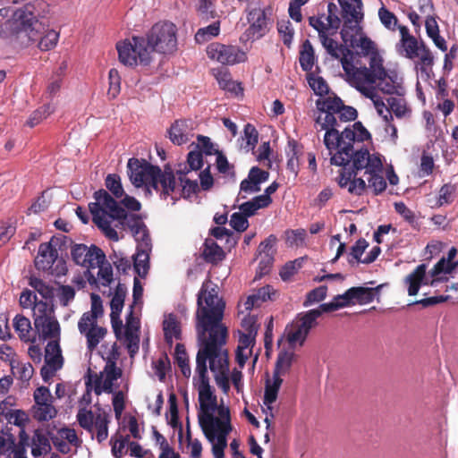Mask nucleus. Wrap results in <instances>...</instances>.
<instances>
[{"instance_id": "6e6552de", "label": "nucleus", "mask_w": 458, "mask_h": 458, "mask_svg": "<svg viewBox=\"0 0 458 458\" xmlns=\"http://www.w3.org/2000/svg\"><path fill=\"white\" fill-rule=\"evenodd\" d=\"M116 49L119 61L125 66H147L152 61L150 47L143 36H133L120 41L116 44Z\"/></svg>"}, {"instance_id": "20e7f679", "label": "nucleus", "mask_w": 458, "mask_h": 458, "mask_svg": "<svg viewBox=\"0 0 458 458\" xmlns=\"http://www.w3.org/2000/svg\"><path fill=\"white\" fill-rule=\"evenodd\" d=\"M353 59L346 61L344 58L343 69L346 81L362 95L373 98L375 97L374 85L377 84L380 91L388 95L403 96V88L402 80L394 71H386L383 65V59L377 53L369 58V67L357 66Z\"/></svg>"}, {"instance_id": "680f3d73", "label": "nucleus", "mask_w": 458, "mask_h": 458, "mask_svg": "<svg viewBox=\"0 0 458 458\" xmlns=\"http://www.w3.org/2000/svg\"><path fill=\"white\" fill-rule=\"evenodd\" d=\"M348 306V302L345 300L338 299L336 297L331 302L322 303L318 308L310 310L309 311L318 312V318L325 312H331L340 308Z\"/></svg>"}, {"instance_id": "09e8293b", "label": "nucleus", "mask_w": 458, "mask_h": 458, "mask_svg": "<svg viewBox=\"0 0 458 458\" xmlns=\"http://www.w3.org/2000/svg\"><path fill=\"white\" fill-rule=\"evenodd\" d=\"M277 31L284 44L290 48L293 43L294 30L289 20H283L277 22Z\"/></svg>"}, {"instance_id": "2eb2a0df", "label": "nucleus", "mask_w": 458, "mask_h": 458, "mask_svg": "<svg viewBox=\"0 0 458 458\" xmlns=\"http://www.w3.org/2000/svg\"><path fill=\"white\" fill-rule=\"evenodd\" d=\"M324 14L321 16H311L309 18V24L318 33L319 40L326 49L327 53L334 59H338L343 65L344 58L348 61L353 59L355 54L345 45L338 44L337 41L329 38V30L323 21Z\"/></svg>"}, {"instance_id": "ddd939ff", "label": "nucleus", "mask_w": 458, "mask_h": 458, "mask_svg": "<svg viewBox=\"0 0 458 458\" xmlns=\"http://www.w3.org/2000/svg\"><path fill=\"white\" fill-rule=\"evenodd\" d=\"M318 312L306 311L299 313L295 318L286 326L284 336L290 347L302 346L310 330L318 325Z\"/></svg>"}, {"instance_id": "5701e85b", "label": "nucleus", "mask_w": 458, "mask_h": 458, "mask_svg": "<svg viewBox=\"0 0 458 458\" xmlns=\"http://www.w3.org/2000/svg\"><path fill=\"white\" fill-rule=\"evenodd\" d=\"M167 135L174 145L181 146L192 138V126L187 120H176L167 130Z\"/></svg>"}, {"instance_id": "f03ea898", "label": "nucleus", "mask_w": 458, "mask_h": 458, "mask_svg": "<svg viewBox=\"0 0 458 458\" xmlns=\"http://www.w3.org/2000/svg\"><path fill=\"white\" fill-rule=\"evenodd\" d=\"M318 115L315 120L317 131H325L323 143L329 154L332 155V165L344 166L352 164L356 154L360 151H369L364 147L355 148V143H360L370 138L368 130L360 122L354 123L340 133L342 123L354 121L357 110L345 106L337 96H328L316 101Z\"/></svg>"}, {"instance_id": "dca6fc26", "label": "nucleus", "mask_w": 458, "mask_h": 458, "mask_svg": "<svg viewBox=\"0 0 458 458\" xmlns=\"http://www.w3.org/2000/svg\"><path fill=\"white\" fill-rule=\"evenodd\" d=\"M71 256L76 265L87 268L88 274L90 276L93 282H96L89 269L100 267L101 264L105 263V252L94 244L87 246L86 244L77 243L72 246Z\"/></svg>"}, {"instance_id": "49530a36", "label": "nucleus", "mask_w": 458, "mask_h": 458, "mask_svg": "<svg viewBox=\"0 0 458 458\" xmlns=\"http://www.w3.org/2000/svg\"><path fill=\"white\" fill-rule=\"evenodd\" d=\"M55 106L51 104H47L35 110L29 117L27 125L35 127L43 120L47 119L51 114L55 112Z\"/></svg>"}, {"instance_id": "5fc2aeb1", "label": "nucleus", "mask_w": 458, "mask_h": 458, "mask_svg": "<svg viewBox=\"0 0 458 458\" xmlns=\"http://www.w3.org/2000/svg\"><path fill=\"white\" fill-rule=\"evenodd\" d=\"M95 419L96 414L87 409H80L77 413V420L79 425L91 433L92 437H94L93 424L95 422Z\"/></svg>"}, {"instance_id": "a18cd8bd", "label": "nucleus", "mask_w": 458, "mask_h": 458, "mask_svg": "<svg viewBox=\"0 0 458 458\" xmlns=\"http://www.w3.org/2000/svg\"><path fill=\"white\" fill-rule=\"evenodd\" d=\"M242 140L244 143L242 144V148H244L247 152L255 148L259 140V132L255 126L251 123L245 124L243 129Z\"/></svg>"}, {"instance_id": "1a4fd4ad", "label": "nucleus", "mask_w": 458, "mask_h": 458, "mask_svg": "<svg viewBox=\"0 0 458 458\" xmlns=\"http://www.w3.org/2000/svg\"><path fill=\"white\" fill-rule=\"evenodd\" d=\"M151 55H171L177 49V29L172 22H157L144 36Z\"/></svg>"}, {"instance_id": "e2e57ef3", "label": "nucleus", "mask_w": 458, "mask_h": 458, "mask_svg": "<svg viewBox=\"0 0 458 458\" xmlns=\"http://www.w3.org/2000/svg\"><path fill=\"white\" fill-rule=\"evenodd\" d=\"M203 165V156L201 151H191L187 157V165L182 171H195L199 170Z\"/></svg>"}, {"instance_id": "f8f14e48", "label": "nucleus", "mask_w": 458, "mask_h": 458, "mask_svg": "<svg viewBox=\"0 0 458 458\" xmlns=\"http://www.w3.org/2000/svg\"><path fill=\"white\" fill-rule=\"evenodd\" d=\"M341 6L344 21L341 30V38L344 42H353V36L361 30L360 23L363 20L361 0H338Z\"/></svg>"}, {"instance_id": "393cba45", "label": "nucleus", "mask_w": 458, "mask_h": 458, "mask_svg": "<svg viewBox=\"0 0 458 458\" xmlns=\"http://www.w3.org/2000/svg\"><path fill=\"white\" fill-rule=\"evenodd\" d=\"M282 384V376L276 373H273L272 378H268L266 381L263 403L270 412L272 411V403L276 401L278 391Z\"/></svg>"}, {"instance_id": "864d4df0", "label": "nucleus", "mask_w": 458, "mask_h": 458, "mask_svg": "<svg viewBox=\"0 0 458 458\" xmlns=\"http://www.w3.org/2000/svg\"><path fill=\"white\" fill-rule=\"evenodd\" d=\"M29 284L37 291L43 298L51 299L54 296V288L46 284L42 279L36 276H30Z\"/></svg>"}, {"instance_id": "f3484780", "label": "nucleus", "mask_w": 458, "mask_h": 458, "mask_svg": "<svg viewBox=\"0 0 458 458\" xmlns=\"http://www.w3.org/2000/svg\"><path fill=\"white\" fill-rule=\"evenodd\" d=\"M207 55L209 59L216 61L225 65H233L242 63L247 56L245 52L236 46L225 45L219 42H213L207 47Z\"/></svg>"}, {"instance_id": "473e14b6", "label": "nucleus", "mask_w": 458, "mask_h": 458, "mask_svg": "<svg viewBox=\"0 0 458 458\" xmlns=\"http://www.w3.org/2000/svg\"><path fill=\"white\" fill-rule=\"evenodd\" d=\"M103 314V305L101 298L95 293L91 294V310L89 311L84 312L81 317V326L86 324V322H97L98 317Z\"/></svg>"}, {"instance_id": "bb28decb", "label": "nucleus", "mask_w": 458, "mask_h": 458, "mask_svg": "<svg viewBox=\"0 0 458 458\" xmlns=\"http://www.w3.org/2000/svg\"><path fill=\"white\" fill-rule=\"evenodd\" d=\"M163 330L165 340L170 346L173 344L174 339H181V326L174 314L171 313L165 317L163 321Z\"/></svg>"}, {"instance_id": "8fccbe9b", "label": "nucleus", "mask_w": 458, "mask_h": 458, "mask_svg": "<svg viewBox=\"0 0 458 458\" xmlns=\"http://www.w3.org/2000/svg\"><path fill=\"white\" fill-rule=\"evenodd\" d=\"M337 6L334 3H329L327 4V26L329 30V35H335L338 29L341 26V18L337 14Z\"/></svg>"}, {"instance_id": "6ab92c4d", "label": "nucleus", "mask_w": 458, "mask_h": 458, "mask_svg": "<svg viewBox=\"0 0 458 458\" xmlns=\"http://www.w3.org/2000/svg\"><path fill=\"white\" fill-rule=\"evenodd\" d=\"M22 34L28 38V42H35L37 39L34 32L30 29V25L17 17L15 11L11 19L6 20L0 25V38L13 40V38H20Z\"/></svg>"}, {"instance_id": "9b49d317", "label": "nucleus", "mask_w": 458, "mask_h": 458, "mask_svg": "<svg viewBox=\"0 0 458 458\" xmlns=\"http://www.w3.org/2000/svg\"><path fill=\"white\" fill-rule=\"evenodd\" d=\"M34 264L38 270L53 276H64L68 271L66 261L59 256L55 245L53 244V239L38 246Z\"/></svg>"}, {"instance_id": "0eeeda50", "label": "nucleus", "mask_w": 458, "mask_h": 458, "mask_svg": "<svg viewBox=\"0 0 458 458\" xmlns=\"http://www.w3.org/2000/svg\"><path fill=\"white\" fill-rule=\"evenodd\" d=\"M199 426L212 445L214 458H224L227 446V436L232 430L230 410L226 406L218 408V417L213 414H198Z\"/></svg>"}, {"instance_id": "a19ab883", "label": "nucleus", "mask_w": 458, "mask_h": 458, "mask_svg": "<svg viewBox=\"0 0 458 458\" xmlns=\"http://www.w3.org/2000/svg\"><path fill=\"white\" fill-rule=\"evenodd\" d=\"M198 17L203 22L216 17L215 4L211 0H198L196 4Z\"/></svg>"}, {"instance_id": "b1692460", "label": "nucleus", "mask_w": 458, "mask_h": 458, "mask_svg": "<svg viewBox=\"0 0 458 458\" xmlns=\"http://www.w3.org/2000/svg\"><path fill=\"white\" fill-rule=\"evenodd\" d=\"M374 298V289L366 287H352L344 294L336 296V300H345V301L348 302V305L353 302V301H358L360 304H368L373 301Z\"/></svg>"}, {"instance_id": "2f4dec72", "label": "nucleus", "mask_w": 458, "mask_h": 458, "mask_svg": "<svg viewBox=\"0 0 458 458\" xmlns=\"http://www.w3.org/2000/svg\"><path fill=\"white\" fill-rule=\"evenodd\" d=\"M110 423L109 415L102 411L96 413L93 430H96V438L98 443H102L108 437V424Z\"/></svg>"}, {"instance_id": "c756f323", "label": "nucleus", "mask_w": 458, "mask_h": 458, "mask_svg": "<svg viewBox=\"0 0 458 458\" xmlns=\"http://www.w3.org/2000/svg\"><path fill=\"white\" fill-rule=\"evenodd\" d=\"M45 363L57 368L63 367L64 359L59 344V338H55L47 343L45 348Z\"/></svg>"}, {"instance_id": "423d86ee", "label": "nucleus", "mask_w": 458, "mask_h": 458, "mask_svg": "<svg viewBox=\"0 0 458 458\" xmlns=\"http://www.w3.org/2000/svg\"><path fill=\"white\" fill-rule=\"evenodd\" d=\"M127 168L130 181L136 188L145 186L149 194L152 188L164 199L171 196L174 204V200L177 199L176 181L171 170L162 171L159 166L153 165L145 159L134 157L129 159Z\"/></svg>"}, {"instance_id": "79ce46f5", "label": "nucleus", "mask_w": 458, "mask_h": 458, "mask_svg": "<svg viewBox=\"0 0 458 458\" xmlns=\"http://www.w3.org/2000/svg\"><path fill=\"white\" fill-rule=\"evenodd\" d=\"M126 293L127 289L125 284L119 283L110 302L111 311L115 317H117L118 314H121L123 310Z\"/></svg>"}, {"instance_id": "ea45409f", "label": "nucleus", "mask_w": 458, "mask_h": 458, "mask_svg": "<svg viewBox=\"0 0 458 458\" xmlns=\"http://www.w3.org/2000/svg\"><path fill=\"white\" fill-rule=\"evenodd\" d=\"M177 174H179V180L182 184V195L184 198H190L191 195L197 193L199 189L198 181L187 177L189 171L178 170Z\"/></svg>"}, {"instance_id": "72a5a7b5", "label": "nucleus", "mask_w": 458, "mask_h": 458, "mask_svg": "<svg viewBox=\"0 0 458 458\" xmlns=\"http://www.w3.org/2000/svg\"><path fill=\"white\" fill-rule=\"evenodd\" d=\"M315 54L313 47L309 39H306L300 50L299 62L304 72H310L314 66Z\"/></svg>"}, {"instance_id": "6e6d98bb", "label": "nucleus", "mask_w": 458, "mask_h": 458, "mask_svg": "<svg viewBox=\"0 0 458 458\" xmlns=\"http://www.w3.org/2000/svg\"><path fill=\"white\" fill-rule=\"evenodd\" d=\"M106 187L114 194L115 198L123 197L124 191L121 182V178L116 174H109L106 178Z\"/></svg>"}, {"instance_id": "c9c22d12", "label": "nucleus", "mask_w": 458, "mask_h": 458, "mask_svg": "<svg viewBox=\"0 0 458 458\" xmlns=\"http://www.w3.org/2000/svg\"><path fill=\"white\" fill-rule=\"evenodd\" d=\"M203 256L208 262H217L225 258L223 249L213 240L207 239L204 243Z\"/></svg>"}, {"instance_id": "7c9ffc66", "label": "nucleus", "mask_w": 458, "mask_h": 458, "mask_svg": "<svg viewBox=\"0 0 458 458\" xmlns=\"http://www.w3.org/2000/svg\"><path fill=\"white\" fill-rule=\"evenodd\" d=\"M397 52L409 59L419 57L421 51V45L419 46L418 40L415 37L403 38L396 44Z\"/></svg>"}, {"instance_id": "f704fd0d", "label": "nucleus", "mask_w": 458, "mask_h": 458, "mask_svg": "<svg viewBox=\"0 0 458 458\" xmlns=\"http://www.w3.org/2000/svg\"><path fill=\"white\" fill-rule=\"evenodd\" d=\"M220 33V21L216 20L211 24L199 28L195 34V40L199 44H203L209 41Z\"/></svg>"}, {"instance_id": "3c124183", "label": "nucleus", "mask_w": 458, "mask_h": 458, "mask_svg": "<svg viewBox=\"0 0 458 458\" xmlns=\"http://www.w3.org/2000/svg\"><path fill=\"white\" fill-rule=\"evenodd\" d=\"M352 47L360 48L365 55L369 54L374 49V42L367 36L361 34V30L353 36V42H344Z\"/></svg>"}, {"instance_id": "9d476101", "label": "nucleus", "mask_w": 458, "mask_h": 458, "mask_svg": "<svg viewBox=\"0 0 458 458\" xmlns=\"http://www.w3.org/2000/svg\"><path fill=\"white\" fill-rule=\"evenodd\" d=\"M16 16L30 25V29L38 38L41 30L49 26L50 5L44 0H34L18 8Z\"/></svg>"}, {"instance_id": "bf43d9fd", "label": "nucleus", "mask_w": 458, "mask_h": 458, "mask_svg": "<svg viewBox=\"0 0 458 458\" xmlns=\"http://www.w3.org/2000/svg\"><path fill=\"white\" fill-rule=\"evenodd\" d=\"M455 185L451 183L444 184L438 193V199L437 205V207H442L446 204H450L454 200V195L455 192Z\"/></svg>"}, {"instance_id": "39448f33", "label": "nucleus", "mask_w": 458, "mask_h": 458, "mask_svg": "<svg viewBox=\"0 0 458 458\" xmlns=\"http://www.w3.org/2000/svg\"><path fill=\"white\" fill-rule=\"evenodd\" d=\"M337 182L355 196L362 195L367 187L372 189L375 195L382 193L386 182L383 176L381 156L369 151L358 152L352 164L342 167Z\"/></svg>"}, {"instance_id": "4468645a", "label": "nucleus", "mask_w": 458, "mask_h": 458, "mask_svg": "<svg viewBox=\"0 0 458 458\" xmlns=\"http://www.w3.org/2000/svg\"><path fill=\"white\" fill-rule=\"evenodd\" d=\"M34 327L44 339L60 338V325L55 317L53 306L40 301L33 308Z\"/></svg>"}, {"instance_id": "7ed1b4c3", "label": "nucleus", "mask_w": 458, "mask_h": 458, "mask_svg": "<svg viewBox=\"0 0 458 458\" xmlns=\"http://www.w3.org/2000/svg\"><path fill=\"white\" fill-rule=\"evenodd\" d=\"M94 198L96 201L89 203V208L93 222L106 237L114 242L119 240L117 232L111 226L110 219L118 220L129 228L137 242L136 249L152 250L148 230L140 216L129 214L106 190L97 191Z\"/></svg>"}, {"instance_id": "a211bd4d", "label": "nucleus", "mask_w": 458, "mask_h": 458, "mask_svg": "<svg viewBox=\"0 0 458 458\" xmlns=\"http://www.w3.org/2000/svg\"><path fill=\"white\" fill-rule=\"evenodd\" d=\"M271 9L252 8L247 13V21L249 28L245 30L244 35L247 39H259L264 37L269 30V22Z\"/></svg>"}, {"instance_id": "69168bd1", "label": "nucleus", "mask_w": 458, "mask_h": 458, "mask_svg": "<svg viewBox=\"0 0 458 458\" xmlns=\"http://www.w3.org/2000/svg\"><path fill=\"white\" fill-rule=\"evenodd\" d=\"M394 209L411 226H417L418 223L414 212L410 209L403 201L395 202Z\"/></svg>"}, {"instance_id": "58836bf2", "label": "nucleus", "mask_w": 458, "mask_h": 458, "mask_svg": "<svg viewBox=\"0 0 458 458\" xmlns=\"http://www.w3.org/2000/svg\"><path fill=\"white\" fill-rule=\"evenodd\" d=\"M174 359L181 369L182 374L189 378L191 375V369L189 364V358L185 347L182 344H177L175 346Z\"/></svg>"}, {"instance_id": "4d7b16f0", "label": "nucleus", "mask_w": 458, "mask_h": 458, "mask_svg": "<svg viewBox=\"0 0 458 458\" xmlns=\"http://www.w3.org/2000/svg\"><path fill=\"white\" fill-rule=\"evenodd\" d=\"M109 258L118 272L126 274L131 267V262L130 259L124 256L123 252L114 251V253L110 255Z\"/></svg>"}, {"instance_id": "4c0bfd02", "label": "nucleus", "mask_w": 458, "mask_h": 458, "mask_svg": "<svg viewBox=\"0 0 458 458\" xmlns=\"http://www.w3.org/2000/svg\"><path fill=\"white\" fill-rule=\"evenodd\" d=\"M11 369L13 374L23 382H28L34 373V369L30 362H21L17 360H11Z\"/></svg>"}, {"instance_id": "de8ad7c7", "label": "nucleus", "mask_w": 458, "mask_h": 458, "mask_svg": "<svg viewBox=\"0 0 458 458\" xmlns=\"http://www.w3.org/2000/svg\"><path fill=\"white\" fill-rule=\"evenodd\" d=\"M44 30H45V29L41 30L38 38L35 41L39 39V41H38L39 49L42 51H48L56 46L58 39H59V33L54 30H48L45 33V35L41 37L40 35Z\"/></svg>"}, {"instance_id": "603ef678", "label": "nucleus", "mask_w": 458, "mask_h": 458, "mask_svg": "<svg viewBox=\"0 0 458 458\" xmlns=\"http://www.w3.org/2000/svg\"><path fill=\"white\" fill-rule=\"evenodd\" d=\"M25 449L23 446L17 445L13 437L5 438L0 435V455L5 458H13L19 450Z\"/></svg>"}, {"instance_id": "774afa93", "label": "nucleus", "mask_w": 458, "mask_h": 458, "mask_svg": "<svg viewBox=\"0 0 458 458\" xmlns=\"http://www.w3.org/2000/svg\"><path fill=\"white\" fill-rule=\"evenodd\" d=\"M327 286L321 285L308 293L306 299L303 302L305 307L310 306L315 302L323 301L327 296Z\"/></svg>"}, {"instance_id": "a878e982", "label": "nucleus", "mask_w": 458, "mask_h": 458, "mask_svg": "<svg viewBox=\"0 0 458 458\" xmlns=\"http://www.w3.org/2000/svg\"><path fill=\"white\" fill-rule=\"evenodd\" d=\"M427 265H419L411 274L405 277V284L408 285V294L414 296L418 293L420 285L426 276Z\"/></svg>"}, {"instance_id": "c03bdc74", "label": "nucleus", "mask_w": 458, "mask_h": 458, "mask_svg": "<svg viewBox=\"0 0 458 458\" xmlns=\"http://www.w3.org/2000/svg\"><path fill=\"white\" fill-rule=\"evenodd\" d=\"M387 104L390 107L391 114H394L397 118L405 117L411 113L406 106L405 99L402 98V96L388 98Z\"/></svg>"}, {"instance_id": "e433bc0d", "label": "nucleus", "mask_w": 458, "mask_h": 458, "mask_svg": "<svg viewBox=\"0 0 458 458\" xmlns=\"http://www.w3.org/2000/svg\"><path fill=\"white\" fill-rule=\"evenodd\" d=\"M293 360L294 353L293 352H280L277 355L273 373L282 377L284 376L289 372Z\"/></svg>"}, {"instance_id": "aec40b11", "label": "nucleus", "mask_w": 458, "mask_h": 458, "mask_svg": "<svg viewBox=\"0 0 458 458\" xmlns=\"http://www.w3.org/2000/svg\"><path fill=\"white\" fill-rule=\"evenodd\" d=\"M13 403L10 397L0 403V415L3 416L9 424L17 426L20 428V437L23 439L25 427L30 421L29 415L23 410L12 409Z\"/></svg>"}, {"instance_id": "052dcab7", "label": "nucleus", "mask_w": 458, "mask_h": 458, "mask_svg": "<svg viewBox=\"0 0 458 458\" xmlns=\"http://www.w3.org/2000/svg\"><path fill=\"white\" fill-rule=\"evenodd\" d=\"M419 58L420 62L418 69L422 73H428V69H430L434 64V56L432 55L431 51L427 48L424 44H421V51L420 52Z\"/></svg>"}, {"instance_id": "cd10ccee", "label": "nucleus", "mask_w": 458, "mask_h": 458, "mask_svg": "<svg viewBox=\"0 0 458 458\" xmlns=\"http://www.w3.org/2000/svg\"><path fill=\"white\" fill-rule=\"evenodd\" d=\"M152 250L136 249L132 256L133 270L141 278H145L149 270V255Z\"/></svg>"}, {"instance_id": "f257e3e1", "label": "nucleus", "mask_w": 458, "mask_h": 458, "mask_svg": "<svg viewBox=\"0 0 458 458\" xmlns=\"http://www.w3.org/2000/svg\"><path fill=\"white\" fill-rule=\"evenodd\" d=\"M196 331L201 348L196 356L193 386L198 390L199 414L218 412L217 398L209 384L207 361L216 384L224 393L230 389L228 352L225 348L227 328L222 324L225 303L218 296V287L206 279L197 296Z\"/></svg>"}, {"instance_id": "4be33fe9", "label": "nucleus", "mask_w": 458, "mask_h": 458, "mask_svg": "<svg viewBox=\"0 0 458 458\" xmlns=\"http://www.w3.org/2000/svg\"><path fill=\"white\" fill-rule=\"evenodd\" d=\"M78 329L80 333L86 337L87 349L90 352L97 348L107 333L106 328L98 326L97 322H86V324L81 327V321H79Z\"/></svg>"}, {"instance_id": "338daca9", "label": "nucleus", "mask_w": 458, "mask_h": 458, "mask_svg": "<svg viewBox=\"0 0 458 458\" xmlns=\"http://www.w3.org/2000/svg\"><path fill=\"white\" fill-rule=\"evenodd\" d=\"M378 16L382 24L388 30H394L397 25L396 16L387 10L385 6H382L378 10Z\"/></svg>"}, {"instance_id": "c85d7f7f", "label": "nucleus", "mask_w": 458, "mask_h": 458, "mask_svg": "<svg viewBox=\"0 0 458 458\" xmlns=\"http://www.w3.org/2000/svg\"><path fill=\"white\" fill-rule=\"evenodd\" d=\"M13 327L21 340L31 343L36 341V335L32 333L30 321L26 317L16 315L13 318Z\"/></svg>"}, {"instance_id": "0e129e2a", "label": "nucleus", "mask_w": 458, "mask_h": 458, "mask_svg": "<svg viewBox=\"0 0 458 458\" xmlns=\"http://www.w3.org/2000/svg\"><path fill=\"white\" fill-rule=\"evenodd\" d=\"M309 85L316 95L320 97L327 95L329 92V87L327 81L322 77L310 76L308 79Z\"/></svg>"}, {"instance_id": "13d9d810", "label": "nucleus", "mask_w": 458, "mask_h": 458, "mask_svg": "<svg viewBox=\"0 0 458 458\" xmlns=\"http://www.w3.org/2000/svg\"><path fill=\"white\" fill-rule=\"evenodd\" d=\"M37 406L38 407L36 408V410L34 411V417L38 420L47 421V420H49L53 419L54 417H55L56 410L51 404V403H45V404H38Z\"/></svg>"}, {"instance_id": "412c9836", "label": "nucleus", "mask_w": 458, "mask_h": 458, "mask_svg": "<svg viewBox=\"0 0 458 458\" xmlns=\"http://www.w3.org/2000/svg\"><path fill=\"white\" fill-rule=\"evenodd\" d=\"M51 440L56 450L64 454L71 452L72 445L78 447L81 445L76 431L69 428L57 430L56 434L51 437Z\"/></svg>"}, {"instance_id": "37998d69", "label": "nucleus", "mask_w": 458, "mask_h": 458, "mask_svg": "<svg viewBox=\"0 0 458 458\" xmlns=\"http://www.w3.org/2000/svg\"><path fill=\"white\" fill-rule=\"evenodd\" d=\"M368 246L369 242L364 238H360L358 241H356L355 244L351 248V251L347 256V261L352 267H354L359 263H362L363 259H361V256L363 255Z\"/></svg>"}]
</instances>
